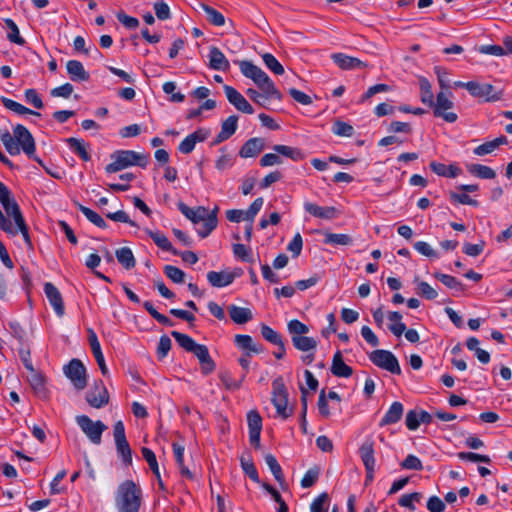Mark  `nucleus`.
Returning a JSON list of instances; mask_svg holds the SVG:
<instances>
[{
	"mask_svg": "<svg viewBox=\"0 0 512 512\" xmlns=\"http://www.w3.org/2000/svg\"><path fill=\"white\" fill-rule=\"evenodd\" d=\"M142 504V490L133 480L119 484L115 492V506L118 512H139Z\"/></svg>",
	"mask_w": 512,
	"mask_h": 512,
	"instance_id": "1",
	"label": "nucleus"
},
{
	"mask_svg": "<svg viewBox=\"0 0 512 512\" xmlns=\"http://www.w3.org/2000/svg\"><path fill=\"white\" fill-rule=\"evenodd\" d=\"M171 336L181 348L197 357L203 375H209L216 369V364L211 358L206 345L198 344L187 334L178 331H172Z\"/></svg>",
	"mask_w": 512,
	"mask_h": 512,
	"instance_id": "2",
	"label": "nucleus"
},
{
	"mask_svg": "<svg viewBox=\"0 0 512 512\" xmlns=\"http://www.w3.org/2000/svg\"><path fill=\"white\" fill-rule=\"evenodd\" d=\"M241 73L253 80L258 88L264 93L265 98L282 99L281 92L276 88L269 76L251 61L243 60L239 62Z\"/></svg>",
	"mask_w": 512,
	"mask_h": 512,
	"instance_id": "3",
	"label": "nucleus"
},
{
	"mask_svg": "<svg viewBox=\"0 0 512 512\" xmlns=\"http://www.w3.org/2000/svg\"><path fill=\"white\" fill-rule=\"evenodd\" d=\"M241 73L253 80L258 88L264 93L265 98L282 99L281 92L276 88L269 76L251 61L243 60L239 62Z\"/></svg>",
	"mask_w": 512,
	"mask_h": 512,
	"instance_id": "4",
	"label": "nucleus"
},
{
	"mask_svg": "<svg viewBox=\"0 0 512 512\" xmlns=\"http://www.w3.org/2000/svg\"><path fill=\"white\" fill-rule=\"evenodd\" d=\"M110 157L113 161L105 167V171L109 174L119 172L134 165L145 168L149 163L148 154L132 150H117Z\"/></svg>",
	"mask_w": 512,
	"mask_h": 512,
	"instance_id": "5",
	"label": "nucleus"
},
{
	"mask_svg": "<svg viewBox=\"0 0 512 512\" xmlns=\"http://www.w3.org/2000/svg\"><path fill=\"white\" fill-rule=\"evenodd\" d=\"M271 400L278 416L282 419H287L293 414V408L288 407V391L282 377H278L272 382Z\"/></svg>",
	"mask_w": 512,
	"mask_h": 512,
	"instance_id": "6",
	"label": "nucleus"
},
{
	"mask_svg": "<svg viewBox=\"0 0 512 512\" xmlns=\"http://www.w3.org/2000/svg\"><path fill=\"white\" fill-rule=\"evenodd\" d=\"M369 360L377 367L391 374L400 375L401 367L396 356L389 350L376 349L368 354Z\"/></svg>",
	"mask_w": 512,
	"mask_h": 512,
	"instance_id": "7",
	"label": "nucleus"
},
{
	"mask_svg": "<svg viewBox=\"0 0 512 512\" xmlns=\"http://www.w3.org/2000/svg\"><path fill=\"white\" fill-rule=\"evenodd\" d=\"M76 423L93 444H101L102 434L107 429L102 421H93L87 415H79L76 417Z\"/></svg>",
	"mask_w": 512,
	"mask_h": 512,
	"instance_id": "8",
	"label": "nucleus"
},
{
	"mask_svg": "<svg viewBox=\"0 0 512 512\" xmlns=\"http://www.w3.org/2000/svg\"><path fill=\"white\" fill-rule=\"evenodd\" d=\"M16 228L13 227L12 222L0 210V229L7 234L17 235L20 232L29 250H33V243L29 234V227L26 224L25 218L22 215L14 220Z\"/></svg>",
	"mask_w": 512,
	"mask_h": 512,
	"instance_id": "9",
	"label": "nucleus"
},
{
	"mask_svg": "<svg viewBox=\"0 0 512 512\" xmlns=\"http://www.w3.org/2000/svg\"><path fill=\"white\" fill-rule=\"evenodd\" d=\"M13 134L16 139V143L18 144V147L22 148L23 152L34 161L38 162L39 164H42V161L40 158H38L35 155V140L30 133V131L23 125L17 124L13 128Z\"/></svg>",
	"mask_w": 512,
	"mask_h": 512,
	"instance_id": "10",
	"label": "nucleus"
},
{
	"mask_svg": "<svg viewBox=\"0 0 512 512\" xmlns=\"http://www.w3.org/2000/svg\"><path fill=\"white\" fill-rule=\"evenodd\" d=\"M65 376L71 381L74 388L83 390L87 386V372L81 360L74 358L63 368Z\"/></svg>",
	"mask_w": 512,
	"mask_h": 512,
	"instance_id": "11",
	"label": "nucleus"
},
{
	"mask_svg": "<svg viewBox=\"0 0 512 512\" xmlns=\"http://www.w3.org/2000/svg\"><path fill=\"white\" fill-rule=\"evenodd\" d=\"M454 103L449 99V97L443 92L440 91L436 95V101L433 102L431 107L433 108V114L435 117H439L444 119L448 123H454L457 121L458 116L454 112H446L449 109H452Z\"/></svg>",
	"mask_w": 512,
	"mask_h": 512,
	"instance_id": "12",
	"label": "nucleus"
},
{
	"mask_svg": "<svg viewBox=\"0 0 512 512\" xmlns=\"http://www.w3.org/2000/svg\"><path fill=\"white\" fill-rule=\"evenodd\" d=\"M109 393L102 380L94 382L93 387L86 394L87 403L96 409H100L109 403Z\"/></svg>",
	"mask_w": 512,
	"mask_h": 512,
	"instance_id": "13",
	"label": "nucleus"
},
{
	"mask_svg": "<svg viewBox=\"0 0 512 512\" xmlns=\"http://www.w3.org/2000/svg\"><path fill=\"white\" fill-rule=\"evenodd\" d=\"M469 86V93L473 97L483 98L486 102H496L503 97L502 90H496L493 85L488 83L473 81V84Z\"/></svg>",
	"mask_w": 512,
	"mask_h": 512,
	"instance_id": "14",
	"label": "nucleus"
},
{
	"mask_svg": "<svg viewBox=\"0 0 512 512\" xmlns=\"http://www.w3.org/2000/svg\"><path fill=\"white\" fill-rule=\"evenodd\" d=\"M0 204L2 205L4 211L7 214V218L11 217L13 220H16L18 217H21L23 214L21 212L20 206L15 200L14 196L10 189L0 181Z\"/></svg>",
	"mask_w": 512,
	"mask_h": 512,
	"instance_id": "15",
	"label": "nucleus"
},
{
	"mask_svg": "<svg viewBox=\"0 0 512 512\" xmlns=\"http://www.w3.org/2000/svg\"><path fill=\"white\" fill-rule=\"evenodd\" d=\"M249 428V441L256 449L260 448V434L262 430V417L256 410H251L247 414Z\"/></svg>",
	"mask_w": 512,
	"mask_h": 512,
	"instance_id": "16",
	"label": "nucleus"
},
{
	"mask_svg": "<svg viewBox=\"0 0 512 512\" xmlns=\"http://www.w3.org/2000/svg\"><path fill=\"white\" fill-rule=\"evenodd\" d=\"M228 101L239 111L246 114H253L254 109L251 104L234 87L224 85L223 87Z\"/></svg>",
	"mask_w": 512,
	"mask_h": 512,
	"instance_id": "17",
	"label": "nucleus"
},
{
	"mask_svg": "<svg viewBox=\"0 0 512 512\" xmlns=\"http://www.w3.org/2000/svg\"><path fill=\"white\" fill-rule=\"evenodd\" d=\"M44 293L50 303V305L53 307L55 313L61 317L65 313V307L62 295L58 288L52 284L51 282H46L44 284Z\"/></svg>",
	"mask_w": 512,
	"mask_h": 512,
	"instance_id": "18",
	"label": "nucleus"
},
{
	"mask_svg": "<svg viewBox=\"0 0 512 512\" xmlns=\"http://www.w3.org/2000/svg\"><path fill=\"white\" fill-rule=\"evenodd\" d=\"M304 209L310 215L325 220L335 219L340 214L339 210L334 206L322 207L312 202H305Z\"/></svg>",
	"mask_w": 512,
	"mask_h": 512,
	"instance_id": "19",
	"label": "nucleus"
},
{
	"mask_svg": "<svg viewBox=\"0 0 512 512\" xmlns=\"http://www.w3.org/2000/svg\"><path fill=\"white\" fill-rule=\"evenodd\" d=\"M238 276L239 273L231 271H209L207 273V280L212 287L222 288L232 284Z\"/></svg>",
	"mask_w": 512,
	"mask_h": 512,
	"instance_id": "20",
	"label": "nucleus"
},
{
	"mask_svg": "<svg viewBox=\"0 0 512 512\" xmlns=\"http://www.w3.org/2000/svg\"><path fill=\"white\" fill-rule=\"evenodd\" d=\"M333 62L342 70H354L367 68L368 64L356 57L348 56L344 53H334L331 55Z\"/></svg>",
	"mask_w": 512,
	"mask_h": 512,
	"instance_id": "21",
	"label": "nucleus"
},
{
	"mask_svg": "<svg viewBox=\"0 0 512 512\" xmlns=\"http://www.w3.org/2000/svg\"><path fill=\"white\" fill-rule=\"evenodd\" d=\"M88 341L101 373L103 376H107L109 372L105 363L101 346L96 333L92 329H88Z\"/></svg>",
	"mask_w": 512,
	"mask_h": 512,
	"instance_id": "22",
	"label": "nucleus"
},
{
	"mask_svg": "<svg viewBox=\"0 0 512 512\" xmlns=\"http://www.w3.org/2000/svg\"><path fill=\"white\" fill-rule=\"evenodd\" d=\"M238 116L231 115L221 124V131L217 134L212 145L220 144L229 139L237 130Z\"/></svg>",
	"mask_w": 512,
	"mask_h": 512,
	"instance_id": "23",
	"label": "nucleus"
},
{
	"mask_svg": "<svg viewBox=\"0 0 512 512\" xmlns=\"http://www.w3.org/2000/svg\"><path fill=\"white\" fill-rule=\"evenodd\" d=\"M180 212L189 219L193 224L200 222L205 223L207 208L204 206H198L196 208H190L183 202L177 204Z\"/></svg>",
	"mask_w": 512,
	"mask_h": 512,
	"instance_id": "24",
	"label": "nucleus"
},
{
	"mask_svg": "<svg viewBox=\"0 0 512 512\" xmlns=\"http://www.w3.org/2000/svg\"><path fill=\"white\" fill-rule=\"evenodd\" d=\"M209 67L218 71H227L230 68L228 59L216 46H211L209 49Z\"/></svg>",
	"mask_w": 512,
	"mask_h": 512,
	"instance_id": "25",
	"label": "nucleus"
},
{
	"mask_svg": "<svg viewBox=\"0 0 512 512\" xmlns=\"http://www.w3.org/2000/svg\"><path fill=\"white\" fill-rule=\"evenodd\" d=\"M69 78L74 82H85L90 79L89 73L84 69L83 64L78 60H69L66 63Z\"/></svg>",
	"mask_w": 512,
	"mask_h": 512,
	"instance_id": "26",
	"label": "nucleus"
},
{
	"mask_svg": "<svg viewBox=\"0 0 512 512\" xmlns=\"http://www.w3.org/2000/svg\"><path fill=\"white\" fill-rule=\"evenodd\" d=\"M330 370L336 377L349 378L353 374L352 367L344 362L341 351L334 354Z\"/></svg>",
	"mask_w": 512,
	"mask_h": 512,
	"instance_id": "27",
	"label": "nucleus"
},
{
	"mask_svg": "<svg viewBox=\"0 0 512 512\" xmlns=\"http://www.w3.org/2000/svg\"><path fill=\"white\" fill-rule=\"evenodd\" d=\"M264 140L262 138H251L247 140L239 151L242 158L256 157L264 149Z\"/></svg>",
	"mask_w": 512,
	"mask_h": 512,
	"instance_id": "28",
	"label": "nucleus"
},
{
	"mask_svg": "<svg viewBox=\"0 0 512 512\" xmlns=\"http://www.w3.org/2000/svg\"><path fill=\"white\" fill-rule=\"evenodd\" d=\"M404 406L401 402L395 401L379 422L380 427L392 425L400 421L403 416Z\"/></svg>",
	"mask_w": 512,
	"mask_h": 512,
	"instance_id": "29",
	"label": "nucleus"
},
{
	"mask_svg": "<svg viewBox=\"0 0 512 512\" xmlns=\"http://www.w3.org/2000/svg\"><path fill=\"white\" fill-rule=\"evenodd\" d=\"M30 376L28 377V381L35 392V394L40 398H47L48 391L46 389V378L42 374V372L33 369V371H29Z\"/></svg>",
	"mask_w": 512,
	"mask_h": 512,
	"instance_id": "30",
	"label": "nucleus"
},
{
	"mask_svg": "<svg viewBox=\"0 0 512 512\" xmlns=\"http://www.w3.org/2000/svg\"><path fill=\"white\" fill-rule=\"evenodd\" d=\"M141 452H142L143 458L146 460L150 469L152 470L153 474L155 475V477L157 479L159 489L162 491H166V487L161 479V475H160L158 462H157L155 453L147 447H143L141 449Z\"/></svg>",
	"mask_w": 512,
	"mask_h": 512,
	"instance_id": "31",
	"label": "nucleus"
},
{
	"mask_svg": "<svg viewBox=\"0 0 512 512\" xmlns=\"http://www.w3.org/2000/svg\"><path fill=\"white\" fill-rule=\"evenodd\" d=\"M264 459H265V463L269 467L271 473L273 474L275 480L278 482L280 487L282 489H286L287 483H286L282 468H281L280 464L278 463L276 457L273 454L268 453L265 455Z\"/></svg>",
	"mask_w": 512,
	"mask_h": 512,
	"instance_id": "32",
	"label": "nucleus"
},
{
	"mask_svg": "<svg viewBox=\"0 0 512 512\" xmlns=\"http://www.w3.org/2000/svg\"><path fill=\"white\" fill-rule=\"evenodd\" d=\"M219 208L216 206L211 212L207 210L205 223L197 229V233L201 238L208 237L212 231L217 227L218 218L217 213Z\"/></svg>",
	"mask_w": 512,
	"mask_h": 512,
	"instance_id": "33",
	"label": "nucleus"
},
{
	"mask_svg": "<svg viewBox=\"0 0 512 512\" xmlns=\"http://www.w3.org/2000/svg\"><path fill=\"white\" fill-rule=\"evenodd\" d=\"M228 312L231 320L236 324H245L253 318L249 308L239 307L234 304L228 306Z\"/></svg>",
	"mask_w": 512,
	"mask_h": 512,
	"instance_id": "34",
	"label": "nucleus"
},
{
	"mask_svg": "<svg viewBox=\"0 0 512 512\" xmlns=\"http://www.w3.org/2000/svg\"><path fill=\"white\" fill-rule=\"evenodd\" d=\"M374 442L366 440L359 448V455L365 468L375 467Z\"/></svg>",
	"mask_w": 512,
	"mask_h": 512,
	"instance_id": "35",
	"label": "nucleus"
},
{
	"mask_svg": "<svg viewBox=\"0 0 512 512\" xmlns=\"http://www.w3.org/2000/svg\"><path fill=\"white\" fill-rule=\"evenodd\" d=\"M429 166L434 173L447 178H455L461 173V169L456 165H445L432 161Z\"/></svg>",
	"mask_w": 512,
	"mask_h": 512,
	"instance_id": "36",
	"label": "nucleus"
},
{
	"mask_svg": "<svg viewBox=\"0 0 512 512\" xmlns=\"http://www.w3.org/2000/svg\"><path fill=\"white\" fill-rule=\"evenodd\" d=\"M146 233L160 249L171 252L173 255L179 254V251L173 248L171 242L163 233L149 229L146 230Z\"/></svg>",
	"mask_w": 512,
	"mask_h": 512,
	"instance_id": "37",
	"label": "nucleus"
},
{
	"mask_svg": "<svg viewBox=\"0 0 512 512\" xmlns=\"http://www.w3.org/2000/svg\"><path fill=\"white\" fill-rule=\"evenodd\" d=\"M273 150L278 153L279 156L290 158L296 162L304 159V153L301 149L296 147L277 144L273 146Z\"/></svg>",
	"mask_w": 512,
	"mask_h": 512,
	"instance_id": "38",
	"label": "nucleus"
},
{
	"mask_svg": "<svg viewBox=\"0 0 512 512\" xmlns=\"http://www.w3.org/2000/svg\"><path fill=\"white\" fill-rule=\"evenodd\" d=\"M293 346L302 352L315 351L317 347V341L308 336H292L291 338Z\"/></svg>",
	"mask_w": 512,
	"mask_h": 512,
	"instance_id": "39",
	"label": "nucleus"
},
{
	"mask_svg": "<svg viewBox=\"0 0 512 512\" xmlns=\"http://www.w3.org/2000/svg\"><path fill=\"white\" fill-rule=\"evenodd\" d=\"M118 262L127 270L135 267L136 260L132 253V250L128 247H122L117 249L115 252Z\"/></svg>",
	"mask_w": 512,
	"mask_h": 512,
	"instance_id": "40",
	"label": "nucleus"
},
{
	"mask_svg": "<svg viewBox=\"0 0 512 512\" xmlns=\"http://www.w3.org/2000/svg\"><path fill=\"white\" fill-rule=\"evenodd\" d=\"M66 143L70 149L77 154L83 161H89L91 159L90 154L86 150L85 143L82 139L70 137L67 138Z\"/></svg>",
	"mask_w": 512,
	"mask_h": 512,
	"instance_id": "41",
	"label": "nucleus"
},
{
	"mask_svg": "<svg viewBox=\"0 0 512 512\" xmlns=\"http://www.w3.org/2000/svg\"><path fill=\"white\" fill-rule=\"evenodd\" d=\"M467 170L480 179H494L496 177V173L491 167L482 164H470L467 166Z\"/></svg>",
	"mask_w": 512,
	"mask_h": 512,
	"instance_id": "42",
	"label": "nucleus"
},
{
	"mask_svg": "<svg viewBox=\"0 0 512 512\" xmlns=\"http://www.w3.org/2000/svg\"><path fill=\"white\" fill-rule=\"evenodd\" d=\"M434 277L446 287L455 290L456 292H464L465 290V285L454 276L436 272L434 273Z\"/></svg>",
	"mask_w": 512,
	"mask_h": 512,
	"instance_id": "43",
	"label": "nucleus"
},
{
	"mask_svg": "<svg viewBox=\"0 0 512 512\" xmlns=\"http://www.w3.org/2000/svg\"><path fill=\"white\" fill-rule=\"evenodd\" d=\"M323 242L325 244L333 245V246H347L351 245L353 243V239L348 234H336L331 232H325L324 233V240Z\"/></svg>",
	"mask_w": 512,
	"mask_h": 512,
	"instance_id": "44",
	"label": "nucleus"
},
{
	"mask_svg": "<svg viewBox=\"0 0 512 512\" xmlns=\"http://www.w3.org/2000/svg\"><path fill=\"white\" fill-rule=\"evenodd\" d=\"M1 102L5 108H7L19 115L30 114V115H35V116H41V114L39 112L33 111L12 99L2 97Z\"/></svg>",
	"mask_w": 512,
	"mask_h": 512,
	"instance_id": "45",
	"label": "nucleus"
},
{
	"mask_svg": "<svg viewBox=\"0 0 512 512\" xmlns=\"http://www.w3.org/2000/svg\"><path fill=\"white\" fill-rule=\"evenodd\" d=\"M419 86H420L422 103L431 107V105H433V102H434V94L432 91L431 83L425 77H420L419 78Z\"/></svg>",
	"mask_w": 512,
	"mask_h": 512,
	"instance_id": "46",
	"label": "nucleus"
},
{
	"mask_svg": "<svg viewBox=\"0 0 512 512\" xmlns=\"http://www.w3.org/2000/svg\"><path fill=\"white\" fill-rule=\"evenodd\" d=\"M77 208L95 226L102 228V229L107 228V226H108L107 223L97 212L93 211L92 209H90L80 203H77Z\"/></svg>",
	"mask_w": 512,
	"mask_h": 512,
	"instance_id": "47",
	"label": "nucleus"
},
{
	"mask_svg": "<svg viewBox=\"0 0 512 512\" xmlns=\"http://www.w3.org/2000/svg\"><path fill=\"white\" fill-rule=\"evenodd\" d=\"M4 23L6 27L9 29L7 39L12 43L24 45L26 41L23 37L20 36L17 24L10 18L4 19Z\"/></svg>",
	"mask_w": 512,
	"mask_h": 512,
	"instance_id": "48",
	"label": "nucleus"
},
{
	"mask_svg": "<svg viewBox=\"0 0 512 512\" xmlns=\"http://www.w3.org/2000/svg\"><path fill=\"white\" fill-rule=\"evenodd\" d=\"M240 464L241 468L243 469L244 473L255 483H260V478L258 475V471L250 457L246 458L242 456L240 458Z\"/></svg>",
	"mask_w": 512,
	"mask_h": 512,
	"instance_id": "49",
	"label": "nucleus"
},
{
	"mask_svg": "<svg viewBox=\"0 0 512 512\" xmlns=\"http://www.w3.org/2000/svg\"><path fill=\"white\" fill-rule=\"evenodd\" d=\"M202 8L207 15V20L214 26H223L225 24V17L215 8L202 4Z\"/></svg>",
	"mask_w": 512,
	"mask_h": 512,
	"instance_id": "50",
	"label": "nucleus"
},
{
	"mask_svg": "<svg viewBox=\"0 0 512 512\" xmlns=\"http://www.w3.org/2000/svg\"><path fill=\"white\" fill-rule=\"evenodd\" d=\"M246 376L244 373L240 380L233 379L229 371H222L219 373V378L227 390H237L241 387L242 382Z\"/></svg>",
	"mask_w": 512,
	"mask_h": 512,
	"instance_id": "51",
	"label": "nucleus"
},
{
	"mask_svg": "<svg viewBox=\"0 0 512 512\" xmlns=\"http://www.w3.org/2000/svg\"><path fill=\"white\" fill-rule=\"evenodd\" d=\"M421 499L422 494L420 492H413L410 494L402 495L398 500V504L413 512L416 509L414 502L419 503Z\"/></svg>",
	"mask_w": 512,
	"mask_h": 512,
	"instance_id": "52",
	"label": "nucleus"
},
{
	"mask_svg": "<svg viewBox=\"0 0 512 512\" xmlns=\"http://www.w3.org/2000/svg\"><path fill=\"white\" fill-rule=\"evenodd\" d=\"M117 453L122 457V460L125 465H131L132 464V450L130 448V445L125 440H120L115 442Z\"/></svg>",
	"mask_w": 512,
	"mask_h": 512,
	"instance_id": "53",
	"label": "nucleus"
},
{
	"mask_svg": "<svg viewBox=\"0 0 512 512\" xmlns=\"http://www.w3.org/2000/svg\"><path fill=\"white\" fill-rule=\"evenodd\" d=\"M145 310L153 317L157 322L164 326H173L174 323L165 315L159 313L150 301L143 303Z\"/></svg>",
	"mask_w": 512,
	"mask_h": 512,
	"instance_id": "54",
	"label": "nucleus"
},
{
	"mask_svg": "<svg viewBox=\"0 0 512 512\" xmlns=\"http://www.w3.org/2000/svg\"><path fill=\"white\" fill-rule=\"evenodd\" d=\"M329 495L326 492L321 493L313 500L310 505L311 512H327L329 505Z\"/></svg>",
	"mask_w": 512,
	"mask_h": 512,
	"instance_id": "55",
	"label": "nucleus"
},
{
	"mask_svg": "<svg viewBox=\"0 0 512 512\" xmlns=\"http://www.w3.org/2000/svg\"><path fill=\"white\" fill-rule=\"evenodd\" d=\"M0 139L2 143L4 144L6 150L11 155H16L20 153V148L18 147V144L16 143V139L14 137V134L11 135L9 131H5L1 136Z\"/></svg>",
	"mask_w": 512,
	"mask_h": 512,
	"instance_id": "56",
	"label": "nucleus"
},
{
	"mask_svg": "<svg viewBox=\"0 0 512 512\" xmlns=\"http://www.w3.org/2000/svg\"><path fill=\"white\" fill-rule=\"evenodd\" d=\"M263 62L266 67L270 69L276 75H282L284 73V68L282 64L270 53H265L262 55Z\"/></svg>",
	"mask_w": 512,
	"mask_h": 512,
	"instance_id": "57",
	"label": "nucleus"
},
{
	"mask_svg": "<svg viewBox=\"0 0 512 512\" xmlns=\"http://www.w3.org/2000/svg\"><path fill=\"white\" fill-rule=\"evenodd\" d=\"M332 132L337 136L351 137L354 133V128L352 125H350L346 122H343L341 120H336L333 123Z\"/></svg>",
	"mask_w": 512,
	"mask_h": 512,
	"instance_id": "58",
	"label": "nucleus"
},
{
	"mask_svg": "<svg viewBox=\"0 0 512 512\" xmlns=\"http://www.w3.org/2000/svg\"><path fill=\"white\" fill-rule=\"evenodd\" d=\"M261 335L266 341L274 345L283 341L282 336L266 324L261 325Z\"/></svg>",
	"mask_w": 512,
	"mask_h": 512,
	"instance_id": "59",
	"label": "nucleus"
},
{
	"mask_svg": "<svg viewBox=\"0 0 512 512\" xmlns=\"http://www.w3.org/2000/svg\"><path fill=\"white\" fill-rule=\"evenodd\" d=\"M165 275L175 283L181 284L185 281V273L178 267L166 265L164 267Z\"/></svg>",
	"mask_w": 512,
	"mask_h": 512,
	"instance_id": "60",
	"label": "nucleus"
},
{
	"mask_svg": "<svg viewBox=\"0 0 512 512\" xmlns=\"http://www.w3.org/2000/svg\"><path fill=\"white\" fill-rule=\"evenodd\" d=\"M287 329L292 336H304L309 332L308 326L297 319L289 321Z\"/></svg>",
	"mask_w": 512,
	"mask_h": 512,
	"instance_id": "61",
	"label": "nucleus"
},
{
	"mask_svg": "<svg viewBox=\"0 0 512 512\" xmlns=\"http://www.w3.org/2000/svg\"><path fill=\"white\" fill-rule=\"evenodd\" d=\"M449 197L450 200L454 203L470 205L474 207L479 206V202L477 200L472 199L466 192L460 194L452 191L450 192Z\"/></svg>",
	"mask_w": 512,
	"mask_h": 512,
	"instance_id": "62",
	"label": "nucleus"
},
{
	"mask_svg": "<svg viewBox=\"0 0 512 512\" xmlns=\"http://www.w3.org/2000/svg\"><path fill=\"white\" fill-rule=\"evenodd\" d=\"M416 290H417L418 295H420L428 300H433V299L437 298V296H438L437 291L425 281H419L417 283Z\"/></svg>",
	"mask_w": 512,
	"mask_h": 512,
	"instance_id": "63",
	"label": "nucleus"
},
{
	"mask_svg": "<svg viewBox=\"0 0 512 512\" xmlns=\"http://www.w3.org/2000/svg\"><path fill=\"white\" fill-rule=\"evenodd\" d=\"M402 469L420 471L423 469L422 461L415 455L409 454L401 463Z\"/></svg>",
	"mask_w": 512,
	"mask_h": 512,
	"instance_id": "64",
	"label": "nucleus"
}]
</instances>
